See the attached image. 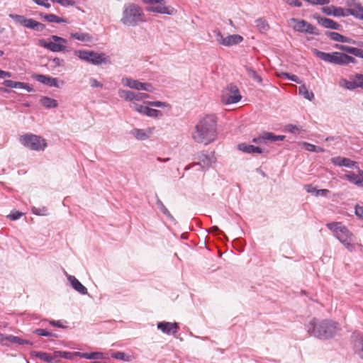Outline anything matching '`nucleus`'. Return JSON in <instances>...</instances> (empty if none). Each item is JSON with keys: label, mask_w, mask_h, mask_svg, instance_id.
Wrapping results in <instances>:
<instances>
[{"label": "nucleus", "mask_w": 363, "mask_h": 363, "mask_svg": "<svg viewBox=\"0 0 363 363\" xmlns=\"http://www.w3.org/2000/svg\"><path fill=\"white\" fill-rule=\"evenodd\" d=\"M217 122L214 114H207L199 119L191 132L193 140L205 145L215 141L218 136Z\"/></svg>", "instance_id": "1"}, {"label": "nucleus", "mask_w": 363, "mask_h": 363, "mask_svg": "<svg viewBox=\"0 0 363 363\" xmlns=\"http://www.w3.org/2000/svg\"><path fill=\"white\" fill-rule=\"evenodd\" d=\"M306 329L310 335L326 340L334 337L340 330V326L332 320L313 318L306 325Z\"/></svg>", "instance_id": "2"}, {"label": "nucleus", "mask_w": 363, "mask_h": 363, "mask_svg": "<svg viewBox=\"0 0 363 363\" xmlns=\"http://www.w3.org/2000/svg\"><path fill=\"white\" fill-rule=\"evenodd\" d=\"M147 21L143 9L133 3L125 4L123 6L121 22L128 26H136Z\"/></svg>", "instance_id": "3"}, {"label": "nucleus", "mask_w": 363, "mask_h": 363, "mask_svg": "<svg viewBox=\"0 0 363 363\" xmlns=\"http://www.w3.org/2000/svg\"><path fill=\"white\" fill-rule=\"evenodd\" d=\"M312 52L317 57L330 64L345 66L350 63H357V60L354 57L343 52H333L328 53L320 51L315 48L313 49Z\"/></svg>", "instance_id": "4"}, {"label": "nucleus", "mask_w": 363, "mask_h": 363, "mask_svg": "<svg viewBox=\"0 0 363 363\" xmlns=\"http://www.w3.org/2000/svg\"><path fill=\"white\" fill-rule=\"evenodd\" d=\"M326 226L333 232L335 236L349 251H353L354 245L352 242L354 240V235L342 223H327Z\"/></svg>", "instance_id": "5"}, {"label": "nucleus", "mask_w": 363, "mask_h": 363, "mask_svg": "<svg viewBox=\"0 0 363 363\" xmlns=\"http://www.w3.org/2000/svg\"><path fill=\"white\" fill-rule=\"evenodd\" d=\"M20 140L24 146L33 150H43L47 146L45 139L33 134H26Z\"/></svg>", "instance_id": "6"}, {"label": "nucleus", "mask_w": 363, "mask_h": 363, "mask_svg": "<svg viewBox=\"0 0 363 363\" xmlns=\"http://www.w3.org/2000/svg\"><path fill=\"white\" fill-rule=\"evenodd\" d=\"M241 98L238 87L233 84L228 85L222 91L221 101L225 104L237 103Z\"/></svg>", "instance_id": "7"}, {"label": "nucleus", "mask_w": 363, "mask_h": 363, "mask_svg": "<svg viewBox=\"0 0 363 363\" xmlns=\"http://www.w3.org/2000/svg\"><path fill=\"white\" fill-rule=\"evenodd\" d=\"M50 39L52 42H46L44 39L39 40V45L52 52H61L65 50V45L67 40L62 37L57 35H51Z\"/></svg>", "instance_id": "8"}, {"label": "nucleus", "mask_w": 363, "mask_h": 363, "mask_svg": "<svg viewBox=\"0 0 363 363\" xmlns=\"http://www.w3.org/2000/svg\"><path fill=\"white\" fill-rule=\"evenodd\" d=\"M9 16L14 20L17 23L36 31H43L45 28V26L43 23L38 22L32 18H27L22 15L10 13Z\"/></svg>", "instance_id": "9"}, {"label": "nucleus", "mask_w": 363, "mask_h": 363, "mask_svg": "<svg viewBox=\"0 0 363 363\" xmlns=\"http://www.w3.org/2000/svg\"><path fill=\"white\" fill-rule=\"evenodd\" d=\"M290 21L294 23L293 28L296 31L311 35L319 34L318 29L314 26L305 20H299L295 18H292L290 19Z\"/></svg>", "instance_id": "10"}, {"label": "nucleus", "mask_w": 363, "mask_h": 363, "mask_svg": "<svg viewBox=\"0 0 363 363\" xmlns=\"http://www.w3.org/2000/svg\"><path fill=\"white\" fill-rule=\"evenodd\" d=\"M213 33L215 34L216 41L224 46L238 45L243 40V38L240 35H230L224 38L218 30H214Z\"/></svg>", "instance_id": "11"}, {"label": "nucleus", "mask_w": 363, "mask_h": 363, "mask_svg": "<svg viewBox=\"0 0 363 363\" xmlns=\"http://www.w3.org/2000/svg\"><path fill=\"white\" fill-rule=\"evenodd\" d=\"M196 159L198 160L199 162L193 163L191 167H199V168L202 169V170L209 168L215 162L213 154L208 155L204 152L198 153ZM190 168L191 166H187L185 167V170L186 171Z\"/></svg>", "instance_id": "12"}, {"label": "nucleus", "mask_w": 363, "mask_h": 363, "mask_svg": "<svg viewBox=\"0 0 363 363\" xmlns=\"http://www.w3.org/2000/svg\"><path fill=\"white\" fill-rule=\"evenodd\" d=\"M122 84L128 87L134 89L138 91L143 90L147 92H153L155 89L150 83L141 82L138 80L133 79L129 77H124L121 80Z\"/></svg>", "instance_id": "13"}, {"label": "nucleus", "mask_w": 363, "mask_h": 363, "mask_svg": "<svg viewBox=\"0 0 363 363\" xmlns=\"http://www.w3.org/2000/svg\"><path fill=\"white\" fill-rule=\"evenodd\" d=\"M347 6V16H352L355 18L363 21V6L355 0H348L346 2Z\"/></svg>", "instance_id": "14"}, {"label": "nucleus", "mask_w": 363, "mask_h": 363, "mask_svg": "<svg viewBox=\"0 0 363 363\" xmlns=\"http://www.w3.org/2000/svg\"><path fill=\"white\" fill-rule=\"evenodd\" d=\"M130 107L135 111L152 118H159L162 116L160 111L144 106L136 103H133Z\"/></svg>", "instance_id": "15"}, {"label": "nucleus", "mask_w": 363, "mask_h": 363, "mask_svg": "<svg viewBox=\"0 0 363 363\" xmlns=\"http://www.w3.org/2000/svg\"><path fill=\"white\" fill-rule=\"evenodd\" d=\"M118 94L120 97L124 99L125 101H143L149 98V95L145 93H135L128 90L119 89Z\"/></svg>", "instance_id": "16"}, {"label": "nucleus", "mask_w": 363, "mask_h": 363, "mask_svg": "<svg viewBox=\"0 0 363 363\" xmlns=\"http://www.w3.org/2000/svg\"><path fill=\"white\" fill-rule=\"evenodd\" d=\"M285 138L284 135H276L272 133L264 132L262 135L252 139V142L258 144H267V141L275 142L282 141Z\"/></svg>", "instance_id": "17"}, {"label": "nucleus", "mask_w": 363, "mask_h": 363, "mask_svg": "<svg viewBox=\"0 0 363 363\" xmlns=\"http://www.w3.org/2000/svg\"><path fill=\"white\" fill-rule=\"evenodd\" d=\"M323 13L328 16H333L335 17H347V8L344 9L335 6H325L321 9Z\"/></svg>", "instance_id": "18"}, {"label": "nucleus", "mask_w": 363, "mask_h": 363, "mask_svg": "<svg viewBox=\"0 0 363 363\" xmlns=\"http://www.w3.org/2000/svg\"><path fill=\"white\" fill-rule=\"evenodd\" d=\"M314 18L317 20L319 25L325 28L340 30L341 28V26L338 23L335 22V21L330 18L321 17L318 14L314 15Z\"/></svg>", "instance_id": "19"}, {"label": "nucleus", "mask_w": 363, "mask_h": 363, "mask_svg": "<svg viewBox=\"0 0 363 363\" xmlns=\"http://www.w3.org/2000/svg\"><path fill=\"white\" fill-rule=\"evenodd\" d=\"M157 328L166 334H175L178 332L179 326L177 323L162 321L157 323Z\"/></svg>", "instance_id": "20"}, {"label": "nucleus", "mask_w": 363, "mask_h": 363, "mask_svg": "<svg viewBox=\"0 0 363 363\" xmlns=\"http://www.w3.org/2000/svg\"><path fill=\"white\" fill-rule=\"evenodd\" d=\"M155 128H147L146 129H134L132 131L134 137L139 140H145L151 137L153 134Z\"/></svg>", "instance_id": "21"}, {"label": "nucleus", "mask_w": 363, "mask_h": 363, "mask_svg": "<svg viewBox=\"0 0 363 363\" xmlns=\"http://www.w3.org/2000/svg\"><path fill=\"white\" fill-rule=\"evenodd\" d=\"M89 63L99 65L101 64L110 63V59L105 53H98L94 51L91 52Z\"/></svg>", "instance_id": "22"}, {"label": "nucleus", "mask_w": 363, "mask_h": 363, "mask_svg": "<svg viewBox=\"0 0 363 363\" xmlns=\"http://www.w3.org/2000/svg\"><path fill=\"white\" fill-rule=\"evenodd\" d=\"M34 79L38 82L51 87H59L58 79L44 74H35Z\"/></svg>", "instance_id": "23"}, {"label": "nucleus", "mask_w": 363, "mask_h": 363, "mask_svg": "<svg viewBox=\"0 0 363 363\" xmlns=\"http://www.w3.org/2000/svg\"><path fill=\"white\" fill-rule=\"evenodd\" d=\"M333 47L341 51L352 54L356 57L363 58V50L362 49L350 47L342 44H335Z\"/></svg>", "instance_id": "24"}, {"label": "nucleus", "mask_w": 363, "mask_h": 363, "mask_svg": "<svg viewBox=\"0 0 363 363\" xmlns=\"http://www.w3.org/2000/svg\"><path fill=\"white\" fill-rule=\"evenodd\" d=\"M331 162L339 167H346L349 168H352L357 164L356 162L352 161L349 158L340 156L331 158Z\"/></svg>", "instance_id": "25"}, {"label": "nucleus", "mask_w": 363, "mask_h": 363, "mask_svg": "<svg viewBox=\"0 0 363 363\" xmlns=\"http://www.w3.org/2000/svg\"><path fill=\"white\" fill-rule=\"evenodd\" d=\"M62 353L61 352H55V356H52V354L46 352H35V356L44 362H52L55 357H67L66 352H63L64 355H62Z\"/></svg>", "instance_id": "26"}, {"label": "nucleus", "mask_w": 363, "mask_h": 363, "mask_svg": "<svg viewBox=\"0 0 363 363\" xmlns=\"http://www.w3.org/2000/svg\"><path fill=\"white\" fill-rule=\"evenodd\" d=\"M67 279L74 290L82 295L87 294V289L75 277L68 275Z\"/></svg>", "instance_id": "27"}, {"label": "nucleus", "mask_w": 363, "mask_h": 363, "mask_svg": "<svg viewBox=\"0 0 363 363\" xmlns=\"http://www.w3.org/2000/svg\"><path fill=\"white\" fill-rule=\"evenodd\" d=\"M146 11L154 13H164V14H172L173 9L165 6L162 4L158 6L152 5L146 8Z\"/></svg>", "instance_id": "28"}, {"label": "nucleus", "mask_w": 363, "mask_h": 363, "mask_svg": "<svg viewBox=\"0 0 363 363\" xmlns=\"http://www.w3.org/2000/svg\"><path fill=\"white\" fill-rule=\"evenodd\" d=\"M238 148L239 150L246 152V153H262V149L259 147H256L252 145H248L246 143H240L238 145Z\"/></svg>", "instance_id": "29"}, {"label": "nucleus", "mask_w": 363, "mask_h": 363, "mask_svg": "<svg viewBox=\"0 0 363 363\" xmlns=\"http://www.w3.org/2000/svg\"><path fill=\"white\" fill-rule=\"evenodd\" d=\"M70 36L74 39L84 43H90L93 40V37L88 33L72 32L70 33Z\"/></svg>", "instance_id": "30"}, {"label": "nucleus", "mask_w": 363, "mask_h": 363, "mask_svg": "<svg viewBox=\"0 0 363 363\" xmlns=\"http://www.w3.org/2000/svg\"><path fill=\"white\" fill-rule=\"evenodd\" d=\"M40 102L44 107L47 108H57L58 106L57 100L48 96H43L40 99Z\"/></svg>", "instance_id": "31"}, {"label": "nucleus", "mask_w": 363, "mask_h": 363, "mask_svg": "<svg viewBox=\"0 0 363 363\" xmlns=\"http://www.w3.org/2000/svg\"><path fill=\"white\" fill-rule=\"evenodd\" d=\"M354 350L355 354H357L361 359H363V337H357L354 342Z\"/></svg>", "instance_id": "32"}, {"label": "nucleus", "mask_w": 363, "mask_h": 363, "mask_svg": "<svg viewBox=\"0 0 363 363\" xmlns=\"http://www.w3.org/2000/svg\"><path fill=\"white\" fill-rule=\"evenodd\" d=\"M43 19L49 23H68V21L66 18H63L61 17H59L55 14L50 13V14H45L44 16H42Z\"/></svg>", "instance_id": "33"}, {"label": "nucleus", "mask_w": 363, "mask_h": 363, "mask_svg": "<svg viewBox=\"0 0 363 363\" xmlns=\"http://www.w3.org/2000/svg\"><path fill=\"white\" fill-rule=\"evenodd\" d=\"M76 354L78 356L87 359H99L103 358V354L101 352H77Z\"/></svg>", "instance_id": "34"}, {"label": "nucleus", "mask_w": 363, "mask_h": 363, "mask_svg": "<svg viewBox=\"0 0 363 363\" xmlns=\"http://www.w3.org/2000/svg\"><path fill=\"white\" fill-rule=\"evenodd\" d=\"M244 67L249 77L253 79L255 81L259 83L262 82V78L261 77L260 75L257 74V72L253 68L248 66H245Z\"/></svg>", "instance_id": "35"}, {"label": "nucleus", "mask_w": 363, "mask_h": 363, "mask_svg": "<svg viewBox=\"0 0 363 363\" xmlns=\"http://www.w3.org/2000/svg\"><path fill=\"white\" fill-rule=\"evenodd\" d=\"M92 51L79 50H75L74 55L77 56L79 59L84 60L87 62H89L90 57L91 56Z\"/></svg>", "instance_id": "36"}, {"label": "nucleus", "mask_w": 363, "mask_h": 363, "mask_svg": "<svg viewBox=\"0 0 363 363\" xmlns=\"http://www.w3.org/2000/svg\"><path fill=\"white\" fill-rule=\"evenodd\" d=\"M339 85L341 87H344L349 90H353L356 89V84H354V80L353 82H350L346 79L342 78L339 81Z\"/></svg>", "instance_id": "37"}, {"label": "nucleus", "mask_w": 363, "mask_h": 363, "mask_svg": "<svg viewBox=\"0 0 363 363\" xmlns=\"http://www.w3.org/2000/svg\"><path fill=\"white\" fill-rule=\"evenodd\" d=\"M325 35L328 37L330 40L342 43L344 35L333 31H326Z\"/></svg>", "instance_id": "38"}, {"label": "nucleus", "mask_w": 363, "mask_h": 363, "mask_svg": "<svg viewBox=\"0 0 363 363\" xmlns=\"http://www.w3.org/2000/svg\"><path fill=\"white\" fill-rule=\"evenodd\" d=\"M298 91L300 94L303 95L304 97L309 101H311L314 98L313 93L311 91H308L305 85L301 86L299 87Z\"/></svg>", "instance_id": "39"}, {"label": "nucleus", "mask_w": 363, "mask_h": 363, "mask_svg": "<svg viewBox=\"0 0 363 363\" xmlns=\"http://www.w3.org/2000/svg\"><path fill=\"white\" fill-rule=\"evenodd\" d=\"M255 26L260 32H264L268 30L269 25L265 20L259 18L255 21Z\"/></svg>", "instance_id": "40"}, {"label": "nucleus", "mask_w": 363, "mask_h": 363, "mask_svg": "<svg viewBox=\"0 0 363 363\" xmlns=\"http://www.w3.org/2000/svg\"><path fill=\"white\" fill-rule=\"evenodd\" d=\"M156 204L157 208L169 218L173 219V216L169 211V210L166 208V206L164 205L162 201L160 199H157L156 201Z\"/></svg>", "instance_id": "41"}, {"label": "nucleus", "mask_w": 363, "mask_h": 363, "mask_svg": "<svg viewBox=\"0 0 363 363\" xmlns=\"http://www.w3.org/2000/svg\"><path fill=\"white\" fill-rule=\"evenodd\" d=\"M303 145L305 149L308 151L314 152H324L323 148H322L320 147L315 146L313 144H311L308 143H303Z\"/></svg>", "instance_id": "42"}, {"label": "nucleus", "mask_w": 363, "mask_h": 363, "mask_svg": "<svg viewBox=\"0 0 363 363\" xmlns=\"http://www.w3.org/2000/svg\"><path fill=\"white\" fill-rule=\"evenodd\" d=\"M6 339L11 342L17 343L18 345L30 344L29 341L13 335L6 336Z\"/></svg>", "instance_id": "43"}, {"label": "nucleus", "mask_w": 363, "mask_h": 363, "mask_svg": "<svg viewBox=\"0 0 363 363\" xmlns=\"http://www.w3.org/2000/svg\"><path fill=\"white\" fill-rule=\"evenodd\" d=\"M112 357L120 359V360H124V361H129L130 357L128 355H126L124 352H117L112 354Z\"/></svg>", "instance_id": "44"}, {"label": "nucleus", "mask_w": 363, "mask_h": 363, "mask_svg": "<svg viewBox=\"0 0 363 363\" xmlns=\"http://www.w3.org/2000/svg\"><path fill=\"white\" fill-rule=\"evenodd\" d=\"M32 212H33V213L38 215V216L48 215V209L45 207H43V208L33 207Z\"/></svg>", "instance_id": "45"}, {"label": "nucleus", "mask_w": 363, "mask_h": 363, "mask_svg": "<svg viewBox=\"0 0 363 363\" xmlns=\"http://www.w3.org/2000/svg\"><path fill=\"white\" fill-rule=\"evenodd\" d=\"M279 77H284L286 79H289L293 82H295L296 83H300L299 79L296 75L292 74L290 75L288 73L286 72H281V74H278Z\"/></svg>", "instance_id": "46"}, {"label": "nucleus", "mask_w": 363, "mask_h": 363, "mask_svg": "<svg viewBox=\"0 0 363 363\" xmlns=\"http://www.w3.org/2000/svg\"><path fill=\"white\" fill-rule=\"evenodd\" d=\"M144 103L150 106H155V107H158V108H164L167 106L166 102H162V101H144Z\"/></svg>", "instance_id": "47"}, {"label": "nucleus", "mask_w": 363, "mask_h": 363, "mask_svg": "<svg viewBox=\"0 0 363 363\" xmlns=\"http://www.w3.org/2000/svg\"><path fill=\"white\" fill-rule=\"evenodd\" d=\"M345 177L347 178L350 182L356 184V182L359 179L358 175L355 174L353 172H349L345 175Z\"/></svg>", "instance_id": "48"}, {"label": "nucleus", "mask_w": 363, "mask_h": 363, "mask_svg": "<svg viewBox=\"0 0 363 363\" xmlns=\"http://www.w3.org/2000/svg\"><path fill=\"white\" fill-rule=\"evenodd\" d=\"M15 88L16 89H26L28 91L30 92V91H33V89L32 87H30L28 84H26V83H23V82H16V85L15 86Z\"/></svg>", "instance_id": "49"}, {"label": "nucleus", "mask_w": 363, "mask_h": 363, "mask_svg": "<svg viewBox=\"0 0 363 363\" xmlns=\"http://www.w3.org/2000/svg\"><path fill=\"white\" fill-rule=\"evenodd\" d=\"M34 333L38 335H41V336H45V337H48V336H52V333L45 330V329H41V328H39V329H36L35 331H34Z\"/></svg>", "instance_id": "50"}, {"label": "nucleus", "mask_w": 363, "mask_h": 363, "mask_svg": "<svg viewBox=\"0 0 363 363\" xmlns=\"http://www.w3.org/2000/svg\"><path fill=\"white\" fill-rule=\"evenodd\" d=\"M54 2H57L62 6H74V0H54Z\"/></svg>", "instance_id": "51"}, {"label": "nucleus", "mask_w": 363, "mask_h": 363, "mask_svg": "<svg viewBox=\"0 0 363 363\" xmlns=\"http://www.w3.org/2000/svg\"><path fill=\"white\" fill-rule=\"evenodd\" d=\"M363 76V74H357L354 77V84H356V88L361 87L363 89V79L360 77Z\"/></svg>", "instance_id": "52"}, {"label": "nucleus", "mask_w": 363, "mask_h": 363, "mask_svg": "<svg viewBox=\"0 0 363 363\" xmlns=\"http://www.w3.org/2000/svg\"><path fill=\"white\" fill-rule=\"evenodd\" d=\"M342 43H350V44H353V45H357L359 46L363 47V43H362V42L357 43L355 40H354L353 39H352V38H350L349 37L345 36V35H344V38H343Z\"/></svg>", "instance_id": "53"}, {"label": "nucleus", "mask_w": 363, "mask_h": 363, "mask_svg": "<svg viewBox=\"0 0 363 363\" xmlns=\"http://www.w3.org/2000/svg\"><path fill=\"white\" fill-rule=\"evenodd\" d=\"M286 129L289 132L292 133L296 134V133H300L299 128L295 125L289 124V125H286Z\"/></svg>", "instance_id": "54"}, {"label": "nucleus", "mask_w": 363, "mask_h": 363, "mask_svg": "<svg viewBox=\"0 0 363 363\" xmlns=\"http://www.w3.org/2000/svg\"><path fill=\"white\" fill-rule=\"evenodd\" d=\"M283 1L291 6L301 7L302 6V3L299 0H283Z\"/></svg>", "instance_id": "55"}, {"label": "nucleus", "mask_w": 363, "mask_h": 363, "mask_svg": "<svg viewBox=\"0 0 363 363\" xmlns=\"http://www.w3.org/2000/svg\"><path fill=\"white\" fill-rule=\"evenodd\" d=\"M355 214L360 218L363 219V206L357 205L355 206Z\"/></svg>", "instance_id": "56"}, {"label": "nucleus", "mask_w": 363, "mask_h": 363, "mask_svg": "<svg viewBox=\"0 0 363 363\" xmlns=\"http://www.w3.org/2000/svg\"><path fill=\"white\" fill-rule=\"evenodd\" d=\"M305 189L306 190L307 192L311 193V194H315V195H316V191H318V189L311 184L306 185Z\"/></svg>", "instance_id": "57"}, {"label": "nucleus", "mask_w": 363, "mask_h": 363, "mask_svg": "<svg viewBox=\"0 0 363 363\" xmlns=\"http://www.w3.org/2000/svg\"><path fill=\"white\" fill-rule=\"evenodd\" d=\"M143 2L148 4H162L164 0H143Z\"/></svg>", "instance_id": "58"}, {"label": "nucleus", "mask_w": 363, "mask_h": 363, "mask_svg": "<svg viewBox=\"0 0 363 363\" xmlns=\"http://www.w3.org/2000/svg\"><path fill=\"white\" fill-rule=\"evenodd\" d=\"M22 215V213L16 211L13 213L9 215L8 217L10 218L11 220H15L20 218Z\"/></svg>", "instance_id": "59"}, {"label": "nucleus", "mask_w": 363, "mask_h": 363, "mask_svg": "<svg viewBox=\"0 0 363 363\" xmlns=\"http://www.w3.org/2000/svg\"><path fill=\"white\" fill-rule=\"evenodd\" d=\"M90 85L91 87H102L103 86V84L98 82L96 79H91L90 81Z\"/></svg>", "instance_id": "60"}, {"label": "nucleus", "mask_w": 363, "mask_h": 363, "mask_svg": "<svg viewBox=\"0 0 363 363\" xmlns=\"http://www.w3.org/2000/svg\"><path fill=\"white\" fill-rule=\"evenodd\" d=\"M3 84L7 87L15 88V86L16 85V82L10 79H6L4 82Z\"/></svg>", "instance_id": "61"}, {"label": "nucleus", "mask_w": 363, "mask_h": 363, "mask_svg": "<svg viewBox=\"0 0 363 363\" xmlns=\"http://www.w3.org/2000/svg\"><path fill=\"white\" fill-rule=\"evenodd\" d=\"M329 193V190L328 189H318V191H316V195L317 196H327V194Z\"/></svg>", "instance_id": "62"}, {"label": "nucleus", "mask_w": 363, "mask_h": 363, "mask_svg": "<svg viewBox=\"0 0 363 363\" xmlns=\"http://www.w3.org/2000/svg\"><path fill=\"white\" fill-rule=\"evenodd\" d=\"M11 73L0 69V78L11 77Z\"/></svg>", "instance_id": "63"}, {"label": "nucleus", "mask_w": 363, "mask_h": 363, "mask_svg": "<svg viewBox=\"0 0 363 363\" xmlns=\"http://www.w3.org/2000/svg\"><path fill=\"white\" fill-rule=\"evenodd\" d=\"M63 60H61L58 57H55L52 60V62L55 64V66H61L63 64Z\"/></svg>", "instance_id": "64"}]
</instances>
